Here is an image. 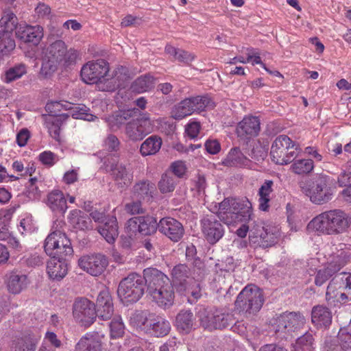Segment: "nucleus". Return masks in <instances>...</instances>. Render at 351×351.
I'll return each instance as SVG.
<instances>
[{
	"label": "nucleus",
	"instance_id": "f257e3e1",
	"mask_svg": "<svg viewBox=\"0 0 351 351\" xmlns=\"http://www.w3.org/2000/svg\"><path fill=\"white\" fill-rule=\"evenodd\" d=\"M80 77L86 84H95L99 91H114L124 84L129 75L125 68L121 66L110 71L108 62L103 60H90L80 71Z\"/></svg>",
	"mask_w": 351,
	"mask_h": 351
},
{
	"label": "nucleus",
	"instance_id": "f03ea898",
	"mask_svg": "<svg viewBox=\"0 0 351 351\" xmlns=\"http://www.w3.org/2000/svg\"><path fill=\"white\" fill-rule=\"evenodd\" d=\"M147 282V291L158 306L170 308L174 302L175 288L169 278L156 268L148 267L143 270Z\"/></svg>",
	"mask_w": 351,
	"mask_h": 351
},
{
	"label": "nucleus",
	"instance_id": "7ed1b4c3",
	"mask_svg": "<svg viewBox=\"0 0 351 351\" xmlns=\"http://www.w3.org/2000/svg\"><path fill=\"white\" fill-rule=\"evenodd\" d=\"M351 223V218L341 210L324 212L313 218L308 228L326 234H337L344 232Z\"/></svg>",
	"mask_w": 351,
	"mask_h": 351
},
{
	"label": "nucleus",
	"instance_id": "20e7f679",
	"mask_svg": "<svg viewBox=\"0 0 351 351\" xmlns=\"http://www.w3.org/2000/svg\"><path fill=\"white\" fill-rule=\"evenodd\" d=\"M248 222V225L243 224L237 229V234L241 238H245L249 231V243L252 247L265 249L277 243L279 237L277 228L265 226L262 221Z\"/></svg>",
	"mask_w": 351,
	"mask_h": 351
},
{
	"label": "nucleus",
	"instance_id": "39448f33",
	"mask_svg": "<svg viewBox=\"0 0 351 351\" xmlns=\"http://www.w3.org/2000/svg\"><path fill=\"white\" fill-rule=\"evenodd\" d=\"M252 215V204L247 199L225 198L219 203V216L225 223L250 221Z\"/></svg>",
	"mask_w": 351,
	"mask_h": 351
},
{
	"label": "nucleus",
	"instance_id": "423d86ee",
	"mask_svg": "<svg viewBox=\"0 0 351 351\" xmlns=\"http://www.w3.org/2000/svg\"><path fill=\"white\" fill-rule=\"evenodd\" d=\"M270 323L276 335L282 339H287L304 328L306 319L300 311H286L276 315Z\"/></svg>",
	"mask_w": 351,
	"mask_h": 351
},
{
	"label": "nucleus",
	"instance_id": "0eeeda50",
	"mask_svg": "<svg viewBox=\"0 0 351 351\" xmlns=\"http://www.w3.org/2000/svg\"><path fill=\"white\" fill-rule=\"evenodd\" d=\"M263 303L262 290L254 285H248L237 295L234 307L239 313L249 317L259 312Z\"/></svg>",
	"mask_w": 351,
	"mask_h": 351
},
{
	"label": "nucleus",
	"instance_id": "6e6552de",
	"mask_svg": "<svg viewBox=\"0 0 351 351\" xmlns=\"http://www.w3.org/2000/svg\"><path fill=\"white\" fill-rule=\"evenodd\" d=\"M132 319L133 323L147 334L156 337L167 335L171 330V324L164 317L148 311L136 312Z\"/></svg>",
	"mask_w": 351,
	"mask_h": 351
},
{
	"label": "nucleus",
	"instance_id": "1a4fd4ad",
	"mask_svg": "<svg viewBox=\"0 0 351 351\" xmlns=\"http://www.w3.org/2000/svg\"><path fill=\"white\" fill-rule=\"evenodd\" d=\"M65 53L66 45L61 40L46 45L42 51L40 75L45 78L51 77L61 64Z\"/></svg>",
	"mask_w": 351,
	"mask_h": 351
},
{
	"label": "nucleus",
	"instance_id": "9d476101",
	"mask_svg": "<svg viewBox=\"0 0 351 351\" xmlns=\"http://www.w3.org/2000/svg\"><path fill=\"white\" fill-rule=\"evenodd\" d=\"M147 286L145 275L141 276L136 272L130 274L119 282L117 294L121 300L134 303L143 295Z\"/></svg>",
	"mask_w": 351,
	"mask_h": 351
},
{
	"label": "nucleus",
	"instance_id": "9b49d317",
	"mask_svg": "<svg viewBox=\"0 0 351 351\" xmlns=\"http://www.w3.org/2000/svg\"><path fill=\"white\" fill-rule=\"evenodd\" d=\"M45 252L52 258H64L73 253L70 239L59 230H53L45 239Z\"/></svg>",
	"mask_w": 351,
	"mask_h": 351
},
{
	"label": "nucleus",
	"instance_id": "f8f14e48",
	"mask_svg": "<svg viewBox=\"0 0 351 351\" xmlns=\"http://www.w3.org/2000/svg\"><path fill=\"white\" fill-rule=\"evenodd\" d=\"M328 178L320 175L311 184L302 182L300 183L301 191L311 201L316 204H323L332 199V192L328 185Z\"/></svg>",
	"mask_w": 351,
	"mask_h": 351
},
{
	"label": "nucleus",
	"instance_id": "ddd939ff",
	"mask_svg": "<svg viewBox=\"0 0 351 351\" xmlns=\"http://www.w3.org/2000/svg\"><path fill=\"white\" fill-rule=\"evenodd\" d=\"M106 171L111 175L118 187L123 189L128 186L133 180L132 173L127 170L125 166L118 164V157L116 155H108L102 158Z\"/></svg>",
	"mask_w": 351,
	"mask_h": 351
},
{
	"label": "nucleus",
	"instance_id": "4468645a",
	"mask_svg": "<svg viewBox=\"0 0 351 351\" xmlns=\"http://www.w3.org/2000/svg\"><path fill=\"white\" fill-rule=\"evenodd\" d=\"M218 219L222 220L219 216V212L217 215H206L201 219L202 233L206 241L212 245L219 241L225 232L224 226Z\"/></svg>",
	"mask_w": 351,
	"mask_h": 351
},
{
	"label": "nucleus",
	"instance_id": "2eb2a0df",
	"mask_svg": "<svg viewBox=\"0 0 351 351\" xmlns=\"http://www.w3.org/2000/svg\"><path fill=\"white\" fill-rule=\"evenodd\" d=\"M73 315L82 325L89 326L96 318L95 305L87 298H77L73 305Z\"/></svg>",
	"mask_w": 351,
	"mask_h": 351
},
{
	"label": "nucleus",
	"instance_id": "dca6fc26",
	"mask_svg": "<svg viewBox=\"0 0 351 351\" xmlns=\"http://www.w3.org/2000/svg\"><path fill=\"white\" fill-rule=\"evenodd\" d=\"M154 123L146 114L127 123L125 134L133 141L142 139L145 136L153 132Z\"/></svg>",
	"mask_w": 351,
	"mask_h": 351
},
{
	"label": "nucleus",
	"instance_id": "f3484780",
	"mask_svg": "<svg viewBox=\"0 0 351 351\" xmlns=\"http://www.w3.org/2000/svg\"><path fill=\"white\" fill-rule=\"evenodd\" d=\"M348 256L345 252H341L324 267L317 271L314 282L320 287L337 273L348 263Z\"/></svg>",
	"mask_w": 351,
	"mask_h": 351
},
{
	"label": "nucleus",
	"instance_id": "a211bd4d",
	"mask_svg": "<svg viewBox=\"0 0 351 351\" xmlns=\"http://www.w3.org/2000/svg\"><path fill=\"white\" fill-rule=\"evenodd\" d=\"M108 265L106 256L101 254L83 256L78 260L79 267L94 276L101 275Z\"/></svg>",
	"mask_w": 351,
	"mask_h": 351
},
{
	"label": "nucleus",
	"instance_id": "6ab92c4d",
	"mask_svg": "<svg viewBox=\"0 0 351 351\" xmlns=\"http://www.w3.org/2000/svg\"><path fill=\"white\" fill-rule=\"evenodd\" d=\"M15 36L24 43L38 45L44 37V29L38 25L20 23L16 27Z\"/></svg>",
	"mask_w": 351,
	"mask_h": 351
},
{
	"label": "nucleus",
	"instance_id": "aec40b11",
	"mask_svg": "<svg viewBox=\"0 0 351 351\" xmlns=\"http://www.w3.org/2000/svg\"><path fill=\"white\" fill-rule=\"evenodd\" d=\"M158 223L154 217L146 215L132 217L128 221V228L132 232L138 231L143 235H151L158 230Z\"/></svg>",
	"mask_w": 351,
	"mask_h": 351
},
{
	"label": "nucleus",
	"instance_id": "412c9836",
	"mask_svg": "<svg viewBox=\"0 0 351 351\" xmlns=\"http://www.w3.org/2000/svg\"><path fill=\"white\" fill-rule=\"evenodd\" d=\"M158 230L173 242L179 241L184 234L182 224L171 217H165L160 220Z\"/></svg>",
	"mask_w": 351,
	"mask_h": 351
},
{
	"label": "nucleus",
	"instance_id": "4be33fe9",
	"mask_svg": "<svg viewBox=\"0 0 351 351\" xmlns=\"http://www.w3.org/2000/svg\"><path fill=\"white\" fill-rule=\"evenodd\" d=\"M261 131V122L258 117L245 116L237 125L236 132L240 138L251 139L257 136Z\"/></svg>",
	"mask_w": 351,
	"mask_h": 351
},
{
	"label": "nucleus",
	"instance_id": "5701e85b",
	"mask_svg": "<svg viewBox=\"0 0 351 351\" xmlns=\"http://www.w3.org/2000/svg\"><path fill=\"white\" fill-rule=\"evenodd\" d=\"M171 282L176 291L181 294L186 291L191 276V270L186 264L179 263L175 265L171 271Z\"/></svg>",
	"mask_w": 351,
	"mask_h": 351
},
{
	"label": "nucleus",
	"instance_id": "b1692460",
	"mask_svg": "<svg viewBox=\"0 0 351 351\" xmlns=\"http://www.w3.org/2000/svg\"><path fill=\"white\" fill-rule=\"evenodd\" d=\"M69 115L68 114H60L58 115H43L44 125L47 129L49 135L56 141H62L61 128L66 122Z\"/></svg>",
	"mask_w": 351,
	"mask_h": 351
},
{
	"label": "nucleus",
	"instance_id": "393cba45",
	"mask_svg": "<svg viewBox=\"0 0 351 351\" xmlns=\"http://www.w3.org/2000/svg\"><path fill=\"white\" fill-rule=\"evenodd\" d=\"M113 313V304L109 292L106 290L101 291L97 299L96 317L102 320H108Z\"/></svg>",
	"mask_w": 351,
	"mask_h": 351
},
{
	"label": "nucleus",
	"instance_id": "a878e982",
	"mask_svg": "<svg viewBox=\"0 0 351 351\" xmlns=\"http://www.w3.org/2000/svg\"><path fill=\"white\" fill-rule=\"evenodd\" d=\"M73 351H102V343L96 335L87 333L75 343Z\"/></svg>",
	"mask_w": 351,
	"mask_h": 351
},
{
	"label": "nucleus",
	"instance_id": "bb28decb",
	"mask_svg": "<svg viewBox=\"0 0 351 351\" xmlns=\"http://www.w3.org/2000/svg\"><path fill=\"white\" fill-rule=\"evenodd\" d=\"M46 204L56 213L64 214L67 209L66 198L64 193L59 190H53L48 193Z\"/></svg>",
	"mask_w": 351,
	"mask_h": 351
},
{
	"label": "nucleus",
	"instance_id": "cd10ccee",
	"mask_svg": "<svg viewBox=\"0 0 351 351\" xmlns=\"http://www.w3.org/2000/svg\"><path fill=\"white\" fill-rule=\"evenodd\" d=\"M29 280L27 275L19 271H12L10 274L8 280V291L12 294H19L26 289Z\"/></svg>",
	"mask_w": 351,
	"mask_h": 351
},
{
	"label": "nucleus",
	"instance_id": "c85d7f7f",
	"mask_svg": "<svg viewBox=\"0 0 351 351\" xmlns=\"http://www.w3.org/2000/svg\"><path fill=\"white\" fill-rule=\"evenodd\" d=\"M291 149H294L298 152L301 151L299 145L295 142L292 141L288 136L281 134L278 136L273 141L270 154H284L289 152Z\"/></svg>",
	"mask_w": 351,
	"mask_h": 351
},
{
	"label": "nucleus",
	"instance_id": "c756f323",
	"mask_svg": "<svg viewBox=\"0 0 351 351\" xmlns=\"http://www.w3.org/2000/svg\"><path fill=\"white\" fill-rule=\"evenodd\" d=\"M340 276H335L329 282L326 293V299L328 304H335V302L340 303H346V300H343L341 294L343 292L341 288Z\"/></svg>",
	"mask_w": 351,
	"mask_h": 351
},
{
	"label": "nucleus",
	"instance_id": "7c9ffc66",
	"mask_svg": "<svg viewBox=\"0 0 351 351\" xmlns=\"http://www.w3.org/2000/svg\"><path fill=\"white\" fill-rule=\"evenodd\" d=\"M62 259L52 258L47 262V271L50 279L59 281L66 276L67 265Z\"/></svg>",
	"mask_w": 351,
	"mask_h": 351
},
{
	"label": "nucleus",
	"instance_id": "2f4dec72",
	"mask_svg": "<svg viewBox=\"0 0 351 351\" xmlns=\"http://www.w3.org/2000/svg\"><path fill=\"white\" fill-rule=\"evenodd\" d=\"M311 321L317 326L327 327L331 324L332 313L327 307L317 305L312 309Z\"/></svg>",
	"mask_w": 351,
	"mask_h": 351
},
{
	"label": "nucleus",
	"instance_id": "473e14b6",
	"mask_svg": "<svg viewBox=\"0 0 351 351\" xmlns=\"http://www.w3.org/2000/svg\"><path fill=\"white\" fill-rule=\"evenodd\" d=\"M98 232L108 243H113L119 235L116 217H109L104 224L98 228Z\"/></svg>",
	"mask_w": 351,
	"mask_h": 351
},
{
	"label": "nucleus",
	"instance_id": "72a5a7b5",
	"mask_svg": "<svg viewBox=\"0 0 351 351\" xmlns=\"http://www.w3.org/2000/svg\"><path fill=\"white\" fill-rule=\"evenodd\" d=\"M18 19L12 12H5L0 19V38L2 36H11L14 29L16 32Z\"/></svg>",
	"mask_w": 351,
	"mask_h": 351
},
{
	"label": "nucleus",
	"instance_id": "f704fd0d",
	"mask_svg": "<svg viewBox=\"0 0 351 351\" xmlns=\"http://www.w3.org/2000/svg\"><path fill=\"white\" fill-rule=\"evenodd\" d=\"M340 186H347L342 195L346 201L351 203V160H349L343 167V172L338 178Z\"/></svg>",
	"mask_w": 351,
	"mask_h": 351
},
{
	"label": "nucleus",
	"instance_id": "c9c22d12",
	"mask_svg": "<svg viewBox=\"0 0 351 351\" xmlns=\"http://www.w3.org/2000/svg\"><path fill=\"white\" fill-rule=\"evenodd\" d=\"M193 109L191 100L187 98L176 105L172 108L171 114L173 119L180 120L191 115L193 113Z\"/></svg>",
	"mask_w": 351,
	"mask_h": 351
},
{
	"label": "nucleus",
	"instance_id": "e433bc0d",
	"mask_svg": "<svg viewBox=\"0 0 351 351\" xmlns=\"http://www.w3.org/2000/svg\"><path fill=\"white\" fill-rule=\"evenodd\" d=\"M314 338L311 332H306L292 344L291 351H315Z\"/></svg>",
	"mask_w": 351,
	"mask_h": 351
},
{
	"label": "nucleus",
	"instance_id": "4c0bfd02",
	"mask_svg": "<svg viewBox=\"0 0 351 351\" xmlns=\"http://www.w3.org/2000/svg\"><path fill=\"white\" fill-rule=\"evenodd\" d=\"M215 309L202 308L197 313V317L200 325L206 330H213V322L215 318Z\"/></svg>",
	"mask_w": 351,
	"mask_h": 351
},
{
	"label": "nucleus",
	"instance_id": "58836bf2",
	"mask_svg": "<svg viewBox=\"0 0 351 351\" xmlns=\"http://www.w3.org/2000/svg\"><path fill=\"white\" fill-rule=\"evenodd\" d=\"M234 322L233 315L222 309H215V318L213 322V330L223 329L232 325Z\"/></svg>",
	"mask_w": 351,
	"mask_h": 351
},
{
	"label": "nucleus",
	"instance_id": "ea45409f",
	"mask_svg": "<svg viewBox=\"0 0 351 351\" xmlns=\"http://www.w3.org/2000/svg\"><path fill=\"white\" fill-rule=\"evenodd\" d=\"M155 190V184L148 180L141 181L135 184L133 187L134 195L142 199L152 197Z\"/></svg>",
	"mask_w": 351,
	"mask_h": 351
},
{
	"label": "nucleus",
	"instance_id": "a19ab883",
	"mask_svg": "<svg viewBox=\"0 0 351 351\" xmlns=\"http://www.w3.org/2000/svg\"><path fill=\"white\" fill-rule=\"evenodd\" d=\"M154 79L149 75L141 76L132 84L131 88L132 91L141 93L148 91L154 86Z\"/></svg>",
	"mask_w": 351,
	"mask_h": 351
},
{
	"label": "nucleus",
	"instance_id": "79ce46f5",
	"mask_svg": "<svg viewBox=\"0 0 351 351\" xmlns=\"http://www.w3.org/2000/svg\"><path fill=\"white\" fill-rule=\"evenodd\" d=\"M176 324L180 330L189 332L193 326V314L189 310L181 311L176 317Z\"/></svg>",
	"mask_w": 351,
	"mask_h": 351
},
{
	"label": "nucleus",
	"instance_id": "37998d69",
	"mask_svg": "<svg viewBox=\"0 0 351 351\" xmlns=\"http://www.w3.org/2000/svg\"><path fill=\"white\" fill-rule=\"evenodd\" d=\"M162 139L157 136L147 138L141 146V154H157L162 146Z\"/></svg>",
	"mask_w": 351,
	"mask_h": 351
},
{
	"label": "nucleus",
	"instance_id": "c03bdc74",
	"mask_svg": "<svg viewBox=\"0 0 351 351\" xmlns=\"http://www.w3.org/2000/svg\"><path fill=\"white\" fill-rule=\"evenodd\" d=\"M273 182L271 180H266L259 189V208L261 210L266 211L269 207V194L272 191Z\"/></svg>",
	"mask_w": 351,
	"mask_h": 351
},
{
	"label": "nucleus",
	"instance_id": "a18cd8bd",
	"mask_svg": "<svg viewBox=\"0 0 351 351\" xmlns=\"http://www.w3.org/2000/svg\"><path fill=\"white\" fill-rule=\"evenodd\" d=\"M177 184V179H176L175 177L169 171H167L162 174L158 186L162 193H167L173 191Z\"/></svg>",
	"mask_w": 351,
	"mask_h": 351
},
{
	"label": "nucleus",
	"instance_id": "49530a36",
	"mask_svg": "<svg viewBox=\"0 0 351 351\" xmlns=\"http://www.w3.org/2000/svg\"><path fill=\"white\" fill-rule=\"evenodd\" d=\"M69 104H66L68 106ZM66 108L71 109V116L76 119H83L88 121H94L97 117L89 112L90 110L86 106H77L73 108L66 106Z\"/></svg>",
	"mask_w": 351,
	"mask_h": 351
},
{
	"label": "nucleus",
	"instance_id": "de8ad7c7",
	"mask_svg": "<svg viewBox=\"0 0 351 351\" xmlns=\"http://www.w3.org/2000/svg\"><path fill=\"white\" fill-rule=\"evenodd\" d=\"M81 214L82 211L77 209L71 211L69 216L71 223L73 224L76 228L80 230L88 229L91 221L90 219Z\"/></svg>",
	"mask_w": 351,
	"mask_h": 351
},
{
	"label": "nucleus",
	"instance_id": "09e8293b",
	"mask_svg": "<svg viewBox=\"0 0 351 351\" xmlns=\"http://www.w3.org/2000/svg\"><path fill=\"white\" fill-rule=\"evenodd\" d=\"M291 169L295 174H306L313 169V162L311 159L293 158Z\"/></svg>",
	"mask_w": 351,
	"mask_h": 351
},
{
	"label": "nucleus",
	"instance_id": "8fccbe9b",
	"mask_svg": "<svg viewBox=\"0 0 351 351\" xmlns=\"http://www.w3.org/2000/svg\"><path fill=\"white\" fill-rule=\"evenodd\" d=\"M128 112L119 111L112 115L106 117L105 121L108 123L110 128L114 130L119 128L121 125L124 123L128 116Z\"/></svg>",
	"mask_w": 351,
	"mask_h": 351
},
{
	"label": "nucleus",
	"instance_id": "3c124183",
	"mask_svg": "<svg viewBox=\"0 0 351 351\" xmlns=\"http://www.w3.org/2000/svg\"><path fill=\"white\" fill-rule=\"evenodd\" d=\"M339 276L341 278V288L343 291L341 297L343 300H346L347 302L351 301V274L341 273Z\"/></svg>",
	"mask_w": 351,
	"mask_h": 351
},
{
	"label": "nucleus",
	"instance_id": "603ef678",
	"mask_svg": "<svg viewBox=\"0 0 351 351\" xmlns=\"http://www.w3.org/2000/svg\"><path fill=\"white\" fill-rule=\"evenodd\" d=\"M26 68L25 65L20 64L9 69L5 71L3 80L5 83H10L17 79L21 78L26 73Z\"/></svg>",
	"mask_w": 351,
	"mask_h": 351
},
{
	"label": "nucleus",
	"instance_id": "864d4df0",
	"mask_svg": "<svg viewBox=\"0 0 351 351\" xmlns=\"http://www.w3.org/2000/svg\"><path fill=\"white\" fill-rule=\"evenodd\" d=\"M189 99L191 100L193 113L201 112L213 106L212 101L207 97L198 96Z\"/></svg>",
	"mask_w": 351,
	"mask_h": 351
},
{
	"label": "nucleus",
	"instance_id": "5fc2aeb1",
	"mask_svg": "<svg viewBox=\"0 0 351 351\" xmlns=\"http://www.w3.org/2000/svg\"><path fill=\"white\" fill-rule=\"evenodd\" d=\"M101 146L104 152H117L119 150L120 141L116 136L109 134L103 141Z\"/></svg>",
	"mask_w": 351,
	"mask_h": 351
},
{
	"label": "nucleus",
	"instance_id": "6e6d98bb",
	"mask_svg": "<svg viewBox=\"0 0 351 351\" xmlns=\"http://www.w3.org/2000/svg\"><path fill=\"white\" fill-rule=\"evenodd\" d=\"M110 336L112 338H119L124 333V325L120 317H115L110 323Z\"/></svg>",
	"mask_w": 351,
	"mask_h": 351
},
{
	"label": "nucleus",
	"instance_id": "4d7b16f0",
	"mask_svg": "<svg viewBox=\"0 0 351 351\" xmlns=\"http://www.w3.org/2000/svg\"><path fill=\"white\" fill-rule=\"evenodd\" d=\"M246 162L247 158L245 155H227L221 164L226 167H237L245 165Z\"/></svg>",
	"mask_w": 351,
	"mask_h": 351
},
{
	"label": "nucleus",
	"instance_id": "13d9d810",
	"mask_svg": "<svg viewBox=\"0 0 351 351\" xmlns=\"http://www.w3.org/2000/svg\"><path fill=\"white\" fill-rule=\"evenodd\" d=\"M11 215L9 213L0 217V240H6L10 237V222Z\"/></svg>",
	"mask_w": 351,
	"mask_h": 351
},
{
	"label": "nucleus",
	"instance_id": "bf43d9fd",
	"mask_svg": "<svg viewBox=\"0 0 351 351\" xmlns=\"http://www.w3.org/2000/svg\"><path fill=\"white\" fill-rule=\"evenodd\" d=\"M169 173H172L178 178H183L187 172V167L184 162L177 160L171 164L169 168Z\"/></svg>",
	"mask_w": 351,
	"mask_h": 351
},
{
	"label": "nucleus",
	"instance_id": "052dcab7",
	"mask_svg": "<svg viewBox=\"0 0 351 351\" xmlns=\"http://www.w3.org/2000/svg\"><path fill=\"white\" fill-rule=\"evenodd\" d=\"M124 210L131 215H141L145 213V209L143 207L140 200L131 201L125 204Z\"/></svg>",
	"mask_w": 351,
	"mask_h": 351
},
{
	"label": "nucleus",
	"instance_id": "680f3d73",
	"mask_svg": "<svg viewBox=\"0 0 351 351\" xmlns=\"http://www.w3.org/2000/svg\"><path fill=\"white\" fill-rule=\"evenodd\" d=\"M200 130V123L196 121H190L185 125V134L191 139L195 138L198 136Z\"/></svg>",
	"mask_w": 351,
	"mask_h": 351
},
{
	"label": "nucleus",
	"instance_id": "e2e57ef3",
	"mask_svg": "<svg viewBox=\"0 0 351 351\" xmlns=\"http://www.w3.org/2000/svg\"><path fill=\"white\" fill-rule=\"evenodd\" d=\"M15 41L11 36H2L0 38V53H6L15 48Z\"/></svg>",
	"mask_w": 351,
	"mask_h": 351
},
{
	"label": "nucleus",
	"instance_id": "0e129e2a",
	"mask_svg": "<svg viewBox=\"0 0 351 351\" xmlns=\"http://www.w3.org/2000/svg\"><path fill=\"white\" fill-rule=\"evenodd\" d=\"M247 62H250L252 65L259 64L266 71H269V69H267L265 64L261 61L259 53L254 49L249 50L247 54Z\"/></svg>",
	"mask_w": 351,
	"mask_h": 351
},
{
	"label": "nucleus",
	"instance_id": "69168bd1",
	"mask_svg": "<svg viewBox=\"0 0 351 351\" xmlns=\"http://www.w3.org/2000/svg\"><path fill=\"white\" fill-rule=\"evenodd\" d=\"M204 146L208 154H219L221 150L220 143L215 138L207 139Z\"/></svg>",
	"mask_w": 351,
	"mask_h": 351
},
{
	"label": "nucleus",
	"instance_id": "338daca9",
	"mask_svg": "<svg viewBox=\"0 0 351 351\" xmlns=\"http://www.w3.org/2000/svg\"><path fill=\"white\" fill-rule=\"evenodd\" d=\"M78 58V52L77 50L74 49H67L66 47V53L64 55V58L62 59V64L64 66H68L71 64H73L76 62Z\"/></svg>",
	"mask_w": 351,
	"mask_h": 351
},
{
	"label": "nucleus",
	"instance_id": "774afa93",
	"mask_svg": "<svg viewBox=\"0 0 351 351\" xmlns=\"http://www.w3.org/2000/svg\"><path fill=\"white\" fill-rule=\"evenodd\" d=\"M36 344L31 341H19L14 351H35Z\"/></svg>",
	"mask_w": 351,
	"mask_h": 351
}]
</instances>
